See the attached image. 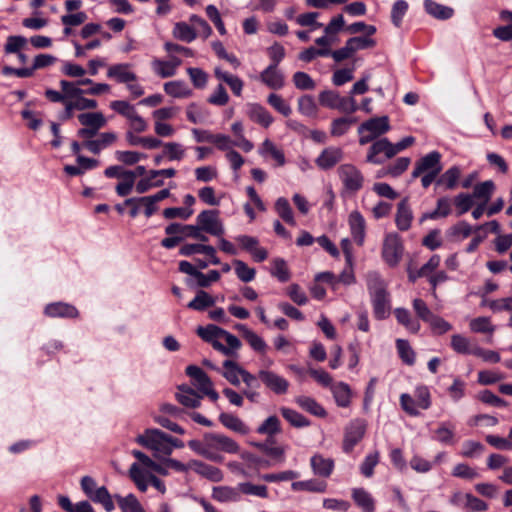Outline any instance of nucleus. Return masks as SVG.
I'll list each match as a JSON object with an SVG mask.
<instances>
[{
  "mask_svg": "<svg viewBox=\"0 0 512 512\" xmlns=\"http://www.w3.org/2000/svg\"><path fill=\"white\" fill-rule=\"evenodd\" d=\"M131 66L127 63L115 64L109 67L107 76L115 79L119 83H129L137 80V76L130 70Z\"/></svg>",
  "mask_w": 512,
  "mask_h": 512,
  "instance_id": "21",
  "label": "nucleus"
},
{
  "mask_svg": "<svg viewBox=\"0 0 512 512\" xmlns=\"http://www.w3.org/2000/svg\"><path fill=\"white\" fill-rule=\"evenodd\" d=\"M164 91L174 98H187L192 91L183 81H171L164 84Z\"/></svg>",
  "mask_w": 512,
  "mask_h": 512,
  "instance_id": "46",
  "label": "nucleus"
},
{
  "mask_svg": "<svg viewBox=\"0 0 512 512\" xmlns=\"http://www.w3.org/2000/svg\"><path fill=\"white\" fill-rule=\"evenodd\" d=\"M343 159V151L339 147H328L324 149L315 160L316 165L322 170L334 167Z\"/></svg>",
  "mask_w": 512,
  "mask_h": 512,
  "instance_id": "17",
  "label": "nucleus"
},
{
  "mask_svg": "<svg viewBox=\"0 0 512 512\" xmlns=\"http://www.w3.org/2000/svg\"><path fill=\"white\" fill-rule=\"evenodd\" d=\"M397 321L411 333H418L420 330L419 321L412 318L410 312L405 308H396L394 310Z\"/></svg>",
  "mask_w": 512,
  "mask_h": 512,
  "instance_id": "36",
  "label": "nucleus"
},
{
  "mask_svg": "<svg viewBox=\"0 0 512 512\" xmlns=\"http://www.w3.org/2000/svg\"><path fill=\"white\" fill-rule=\"evenodd\" d=\"M412 218V211L408 206L407 200H402L398 204V209L395 218L398 229L402 231L408 230L411 226Z\"/></svg>",
  "mask_w": 512,
  "mask_h": 512,
  "instance_id": "32",
  "label": "nucleus"
},
{
  "mask_svg": "<svg viewBox=\"0 0 512 512\" xmlns=\"http://www.w3.org/2000/svg\"><path fill=\"white\" fill-rule=\"evenodd\" d=\"M191 469L194 470L198 475L208 479L212 482H221L224 479L222 470L213 465L204 463L199 460L190 461Z\"/></svg>",
  "mask_w": 512,
  "mask_h": 512,
  "instance_id": "18",
  "label": "nucleus"
},
{
  "mask_svg": "<svg viewBox=\"0 0 512 512\" xmlns=\"http://www.w3.org/2000/svg\"><path fill=\"white\" fill-rule=\"evenodd\" d=\"M441 170V154L437 151H432L416 162L412 177L417 178L425 172L439 174Z\"/></svg>",
  "mask_w": 512,
  "mask_h": 512,
  "instance_id": "13",
  "label": "nucleus"
},
{
  "mask_svg": "<svg viewBox=\"0 0 512 512\" xmlns=\"http://www.w3.org/2000/svg\"><path fill=\"white\" fill-rule=\"evenodd\" d=\"M164 181L162 179H158V175L152 174V170L148 171L146 177L140 179L136 185L135 190L139 194H143L149 191L152 188H157L163 186Z\"/></svg>",
  "mask_w": 512,
  "mask_h": 512,
  "instance_id": "47",
  "label": "nucleus"
},
{
  "mask_svg": "<svg viewBox=\"0 0 512 512\" xmlns=\"http://www.w3.org/2000/svg\"><path fill=\"white\" fill-rule=\"evenodd\" d=\"M331 391L333 393L334 399L338 406L340 407H348L351 400V390L350 387L344 383L339 382L335 385L331 386Z\"/></svg>",
  "mask_w": 512,
  "mask_h": 512,
  "instance_id": "40",
  "label": "nucleus"
},
{
  "mask_svg": "<svg viewBox=\"0 0 512 512\" xmlns=\"http://www.w3.org/2000/svg\"><path fill=\"white\" fill-rule=\"evenodd\" d=\"M186 374L192 378V384L197 388L200 395H202L206 390L213 386L209 376L198 366H187Z\"/></svg>",
  "mask_w": 512,
  "mask_h": 512,
  "instance_id": "19",
  "label": "nucleus"
},
{
  "mask_svg": "<svg viewBox=\"0 0 512 512\" xmlns=\"http://www.w3.org/2000/svg\"><path fill=\"white\" fill-rule=\"evenodd\" d=\"M461 170L457 166L447 169L436 181L437 185H444L446 189L452 190L456 187L460 178Z\"/></svg>",
  "mask_w": 512,
  "mask_h": 512,
  "instance_id": "49",
  "label": "nucleus"
},
{
  "mask_svg": "<svg viewBox=\"0 0 512 512\" xmlns=\"http://www.w3.org/2000/svg\"><path fill=\"white\" fill-rule=\"evenodd\" d=\"M197 227L214 236H221L224 233L223 224L217 210H204L197 216Z\"/></svg>",
  "mask_w": 512,
  "mask_h": 512,
  "instance_id": "12",
  "label": "nucleus"
},
{
  "mask_svg": "<svg viewBox=\"0 0 512 512\" xmlns=\"http://www.w3.org/2000/svg\"><path fill=\"white\" fill-rule=\"evenodd\" d=\"M163 156L169 161H181L186 156V148L178 142L163 143Z\"/></svg>",
  "mask_w": 512,
  "mask_h": 512,
  "instance_id": "43",
  "label": "nucleus"
},
{
  "mask_svg": "<svg viewBox=\"0 0 512 512\" xmlns=\"http://www.w3.org/2000/svg\"><path fill=\"white\" fill-rule=\"evenodd\" d=\"M145 157V154L136 151L117 150L115 152V158L125 165H134Z\"/></svg>",
  "mask_w": 512,
  "mask_h": 512,
  "instance_id": "62",
  "label": "nucleus"
},
{
  "mask_svg": "<svg viewBox=\"0 0 512 512\" xmlns=\"http://www.w3.org/2000/svg\"><path fill=\"white\" fill-rule=\"evenodd\" d=\"M259 154L263 157L271 156L279 166H283L286 162L285 155L271 140L265 139L261 144Z\"/></svg>",
  "mask_w": 512,
  "mask_h": 512,
  "instance_id": "30",
  "label": "nucleus"
},
{
  "mask_svg": "<svg viewBox=\"0 0 512 512\" xmlns=\"http://www.w3.org/2000/svg\"><path fill=\"white\" fill-rule=\"evenodd\" d=\"M117 140L114 132H103L97 135L96 139L83 141V148H86L93 154H99L103 149L109 147Z\"/></svg>",
  "mask_w": 512,
  "mask_h": 512,
  "instance_id": "16",
  "label": "nucleus"
},
{
  "mask_svg": "<svg viewBox=\"0 0 512 512\" xmlns=\"http://www.w3.org/2000/svg\"><path fill=\"white\" fill-rule=\"evenodd\" d=\"M282 416L293 426L301 428L310 425V422L307 418H305L302 414L297 411L282 407L280 409Z\"/></svg>",
  "mask_w": 512,
  "mask_h": 512,
  "instance_id": "53",
  "label": "nucleus"
},
{
  "mask_svg": "<svg viewBox=\"0 0 512 512\" xmlns=\"http://www.w3.org/2000/svg\"><path fill=\"white\" fill-rule=\"evenodd\" d=\"M81 488L87 497L95 503H100L107 512L114 510L112 496L106 487H97L96 481L92 477L84 476L81 479Z\"/></svg>",
  "mask_w": 512,
  "mask_h": 512,
  "instance_id": "6",
  "label": "nucleus"
},
{
  "mask_svg": "<svg viewBox=\"0 0 512 512\" xmlns=\"http://www.w3.org/2000/svg\"><path fill=\"white\" fill-rule=\"evenodd\" d=\"M454 205L457 209V215L461 216L473 207V196L467 193H460L454 197Z\"/></svg>",
  "mask_w": 512,
  "mask_h": 512,
  "instance_id": "61",
  "label": "nucleus"
},
{
  "mask_svg": "<svg viewBox=\"0 0 512 512\" xmlns=\"http://www.w3.org/2000/svg\"><path fill=\"white\" fill-rule=\"evenodd\" d=\"M451 347L456 353L473 355V351L478 345L461 334H454L451 336Z\"/></svg>",
  "mask_w": 512,
  "mask_h": 512,
  "instance_id": "33",
  "label": "nucleus"
},
{
  "mask_svg": "<svg viewBox=\"0 0 512 512\" xmlns=\"http://www.w3.org/2000/svg\"><path fill=\"white\" fill-rule=\"evenodd\" d=\"M402 254H403V246H402L401 240L398 237V235L397 234L386 235L384 242H383V247H382V257H383L384 261L389 266L394 267L400 262V260L402 258Z\"/></svg>",
  "mask_w": 512,
  "mask_h": 512,
  "instance_id": "10",
  "label": "nucleus"
},
{
  "mask_svg": "<svg viewBox=\"0 0 512 512\" xmlns=\"http://www.w3.org/2000/svg\"><path fill=\"white\" fill-rule=\"evenodd\" d=\"M494 189L495 185L493 181L487 180L477 184L473 189V193L470 195L473 196V200L476 199L481 203L487 204L494 192Z\"/></svg>",
  "mask_w": 512,
  "mask_h": 512,
  "instance_id": "41",
  "label": "nucleus"
},
{
  "mask_svg": "<svg viewBox=\"0 0 512 512\" xmlns=\"http://www.w3.org/2000/svg\"><path fill=\"white\" fill-rule=\"evenodd\" d=\"M260 381L275 394H285L289 388V382L273 371L262 369L258 372Z\"/></svg>",
  "mask_w": 512,
  "mask_h": 512,
  "instance_id": "14",
  "label": "nucleus"
},
{
  "mask_svg": "<svg viewBox=\"0 0 512 512\" xmlns=\"http://www.w3.org/2000/svg\"><path fill=\"white\" fill-rule=\"evenodd\" d=\"M110 108L125 117L128 121L137 113L135 107L125 100L112 101Z\"/></svg>",
  "mask_w": 512,
  "mask_h": 512,
  "instance_id": "60",
  "label": "nucleus"
},
{
  "mask_svg": "<svg viewBox=\"0 0 512 512\" xmlns=\"http://www.w3.org/2000/svg\"><path fill=\"white\" fill-rule=\"evenodd\" d=\"M275 210L278 215L288 224L294 226L296 225L293 211L288 200L284 197H280L275 202Z\"/></svg>",
  "mask_w": 512,
  "mask_h": 512,
  "instance_id": "51",
  "label": "nucleus"
},
{
  "mask_svg": "<svg viewBox=\"0 0 512 512\" xmlns=\"http://www.w3.org/2000/svg\"><path fill=\"white\" fill-rule=\"evenodd\" d=\"M196 332L202 340L225 356H233L241 347V342L236 336L216 325L199 326Z\"/></svg>",
  "mask_w": 512,
  "mask_h": 512,
  "instance_id": "2",
  "label": "nucleus"
},
{
  "mask_svg": "<svg viewBox=\"0 0 512 512\" xmlns=\"http://www.w3.org/2000/svg\"><path fill=\"white\" fill-rule=\"evenodd\" d=\"M352 499L354 503L363 511V512H374L375 511V501L372 495L363 488H354L351 492Z\"/></svg>",
  "mask_w": 512,
  "mask_h": 512,
  "instance_id": "26",
  "label": "nucleus"
},
{
  "mask_svg": "<svg viewBox=\"0 0 512 512\" xmlns=\"http://www.w3.org/2000/svg\"><path fill=\"white\" fill-rule=\"evenodd\" d=\"M188 446L200 456L213 462L223 461L221 452L236 454L240 451L236 441L220 433H206L202 440H190Z\"/></svg>",
  "mask_w": 512,
  "mask_h": 512,
  "instance_id": "1",
  "label": "nucleus"
},
{
  "mask_svg": "<svg viewBox=\"0 0 512 512\" xmlns=\"http://www.w3.org/2000/svg\"><path fill=\"white\" fill-rule=\"evenodd\" d=\"M167 235H181V237H200V228L194 225H183L180 223H171L165 228Z\"/></svg>",
  "mask_w": 512,
  "mask_h": 512,
  "instance_id": "28",
  "label": "nucleus"
},
{
  "mask_svg": "<svg viewBox=\"0 0 512 512\" xmlns=\"http://www.w3.org/2000/svg\"><path fill=\"white\" fill-rule=\"evenodd\" d=\"M281 431L280 420L277 416H269L258 428L257 433L273 436Z\"/></svg>",
  "mask_w": 512,
  "mask_h": 512,
  "instance_id": "56",
  "label": "nucleus"
},
{
  "mask_svg": "<svg viewBox=\"0 0 512 512\" xmlns=\"http://www.w3.org/2000/svg\"><path fill=\"white\" fill-rule=\"evenodd\" d=\"M367 288L371 297L374 317L383 320L390 315V296L386 284L379 273L368 272L366 275Z\"/></svg>",
  "mask_w": 512,
  "mask_h": 512,
  "instance_id": "3",
  "label": "nucleus"
},
{
  "mask_svg": "<svg viewBox=\"0 0 512 512\" xmlns=\"http://www.w3.org/2000/svg\"><path fill=\"white\" fill-rule=\"evenodd\" d=\"M119 508L122 512H146L134 494L126 496L115 495Z\"/></svg>",
  "mask_w": 512,
  "mask_h": 512,
  "instance_id": "44",
  "label": "nucleus"
},
{
  "mask_svg": "<svg viewBox=\"0 0 512 512\" xmlns=\"http://www.w3.org/2000/svg\"><path fill=\"white\" fill-rule=\"evenodd\" d=\"M293 491H306L313 493H324L327 490V483L316 479L296 481L291 484Z\"/></svg>",
  "mask_w": 512,
  "mask_h": 512,
  "instance_id": "29",
  "label": "nucleus"
},
{
  "mask_svg": "<svg viewBox=\"0 0 512 512\" xmlns=\"http://www.w3.org/2000/svg\"><path fill=\"white\" fill-rule=\"evenodd\" d=\"M44 312L49 317L74 318L78 316V310L74 306L63 302L47 305Z\"/></svg>",
  "mask_w": 512,
  "mask_h": 512,
  "instance_id": "25",
  "label": "nucleus"
},
{
  "mask_svg": "<svg viewBox=\"0 0 512 512\" xmlns=\"http://www.w3.org/2000/svg\"><path fill=\"white\" fill-rule=\"evenodd\" d=\"M233 264L235 273L241 281L248 283L254 280L256 275L254 268H250L244 261L238 259H235Z\"/></svg>",
  "mask_w": 512,
  "mask_h": 512,
  "instance_id": "54",
  "label": "nucleus"
},
{
  "mask_svg": "<svg viewBox=\"0 0 512 512\" xmlns=\"http://www.w3.org/2000/svg\"><path fill=\"white\" fill-rule=\"evenodd\" d=\"M175 397L180 404L188 408H198L201 405L202 395L187 385H180Z\"/></svg>",
  "mask_w": 512,
  "mask_h": 512,
  "instance_id": "20",
  "label": "nucleus"
},
{
  "mask_svg": "<svg viewBox=\"0 0 512 512\" xmlns=\"http://www.w3.org/2000/svg\"><path fill=\"white\" fill-rule=\"evenodd\" d=\"M172 34L174 38L187 43H191L197 38L196 29L186 22H177L173 27Z\"/></svg>",
  "mask_w": 512,
  "mask_h": 512,
  "instance_id": "35",
  "label": "nucleus"
},
{
  "mask_svg": "<svg viewBox=\"0 0 512 512\" xmlns=\"http://www.w3.org/2000/svg\"><path fill=\"white\" fill-rule=\"evenodd\" d=\"M424 7L428 14L438 19H449L453 15L452 8L443 6L432 0H425Z\"/></svg>",
  "mask_w": 512,
  "mask_h": 512,
  "instance_id": "48",
  "label": "nucleus"
},
{
  "mask_svg": "<svg viewBox=\"0 0 512 512\" xmlns=\"http://www.w3.org/2000/svg\"><path fill=\"white\" fill-rule=\"evenodd\" d=\"M295 402L303 410L309 412L312 415L318 417H324L326 415L325 409L313 398L307 396H298Z\"/></svg>",
  "mask_w": 512,
  "mask_h": 512,
  "instance_id": "38",
  "label": "nucleus"
},
{
  "mask_svg": "<svg viewBox=\"0 0 512 512\" xmlns=\"http://www.w3.org/2000/svg\"><path fill=\"white\" fill-rule=\"evenodd\" d=\"M104 175L107 178L122 179L115 187L116 193L121 197L129 195L135 185V173H132V170H125L119 165L107 167L104 170Z\"/></svg>",
  "mask_w": 512,
  "mask_h": 512,
  "instance_id": "8",
  "label": "nucleus"
},
{
  "mask_svg": "<svg viewBox=\"0 0 512 512\" xmlns=\"http://www.w3.org/2000/svg\"><path fill=\"white\" fill-rule=\"evenodd\" d=\"M136 442L151 450L157 459L170 456L168 434L159 429H146L143 434L137 436Z\"/></svg>",
  "mask_w": 512,
  "mask_h": 512,
  "instance_id": "4",
  "label": "nucleus"
},
{
  "mask_svg": "<svg viewBox=\"0 0 512 512\" xmlns=\"http://www.w3.org/2000/svg\"><path fill=\"white\" fill-rule=\"evenodd\" d=\"M248 115L252 121L266 128L273 122L272 115L264 107L258 104H252L249 106Z\"/></svg>",
  "mask_w": 512,
  "mask_h": 512,
  "instance_id": "31",
  "label": "nucleus"
},
{
  "mask_svg": "<svg viewBox=\"0 0 512 512\" xmlns=\"http://www.w3.org/2000/svg\"><path fill=\"white\" fill-rule=\"evenodd\" d=\"M82 126L91 128H103L107 124V120L101 112H86L77 116Z\"/></svg>",
  "mask_w": 512,
  "mask_h": 512,
  "instance_id": "34",
  "label": "nucleus"
},
{
  "mask_svg": "<svg viewBox=\"0 0 512 512\" xmlns=\"http://www.w3.org/2000/svg\"><path fill=\"white\" fill-rule=\"evenodd\" d=\"M267 102L284 116H289L292 112L290 105L278 94H270Z\"/></svg>",
  "mask_w": 512,
  "mask_h": 512,
  "instance_id": "64",
  "label": "nucleus"
},
{
  "mask_svg": "<svg viewBox=\"0 0 512 512\" xmlns=\"http://www.w3.org/2000/svg\"><path fill=\"white\" fill-rule=\"evenodd\" d=\"M310 465L315 475L321 477H329L334 469V461L330 458H325L320 454L311 457Z\"/></svg>",
  "mask_w": 512,
  "mask_h": 512,
  "instance_id": "24",
  "label": "nucleus"
},
{
  "mask_svg": "<svg viewBox=\"0 0 512 512\" xmlns=\"http://www.w3.org/2000/svg\"><path fill=\"white\" fill-rule=\"evenodd\" d=\"M348 224L353 240L357 245L362 246L365 239L366 223L362 214L355 210L349 214Z\"/></svg>",
  "mask_w": 512,
  "mask_h": 512,
  "instance_id": "15",
  "label": "nucleus"
},
{
  "mask_svg": "<svg viewBox=\"0 0 512 512\" xmlns=\"http://www.w3.org/2000/svg\"><path fill=\"white\" fill-rule=\"evenodd\" d=\"M237 328L243 333L245 340L255 351L264 352L266 350L267 345L265 341L255 332H253L243 324H238Z\"/></svg>",
  "mask_w": 512,
  "mask_h": 512,
  "instance_id": "45",
  "label": "nucleus"
},
{
  "mask_svg": "<svg viewBox=\"0 0 512 512\" xmlns=\"http://www.w3.org/2000/svg\"><path fill=\"white\" fill-rule=\"evenodd\" d=\"M396 347L402 361L408 365H413L415 363V353L408 341L404 339L396 340Z\"/></svg>",
  "mask_w": 512,
  "mask_h": 512,
  "instance_id": "58",
  "label": "nucleus"
},
{
  "mask_svg": "<svg viewBox=\"0 0 512 512\" xmlns=\"http://www.w3.org/2000/svg\"><path fill=\"white\" fill-rule=\"evenodd\" d=\"M239 493L256 496L260 498L268 497V488L265 485H257L251 482H242L238 484Z\"/></svg>",
  "mask_w": 512,
  "mask_h": 512,
  "instance_id": "52",
  "label": "nucleus"
},
{
  "mask_svg": "<svg viewBox=\"0 0 512 512\" xmlns=\"http://www.w3.org/2000/svg\"><path fill=\"white\" fill-rule=\"evenodd\" d=\"M355 122L356 118L350 117H340L334 119L331 123V135L336 137L344 135Z\"/></svg>",
  "mask_w": 512,
  "mask_h": 512,
  "instance_id": "55",
  "label": "nucleus"
},
{
  "mask_svg": "<svg viewBox=\"0 0 512 512\" xmlns=\"http://www.w3.org/2000/svg\"><path fill=\"white\" fill-rule=\"evenodd\" d=\"M215 298L204 290H198L196 296L187 304V307L196 311H203L215 304Z\"/></svg>",
  "mask_w": 512,
  "mask_h": 512,
  "instance_id": "37",
  "label": "nucleus"
},
{
  "mask_svg": "<svg viewBox=\"0 0 512 512\" xmlns=\"http://www.w3.org/2000/svg\"><path fill=\"white\" fill-rule=\"evenodd\" d=\"M127 142L132 146L141 145L147 149H155L162 145V141L155 137H138L132 131L125 134Z\"/></svg>",
  "mask_w": 512,
  "mask_h": 512,
  "instance_id": "42",
  "label": "nucleus"
},
{
  "mask_svg": "<svg viewBox=\"0 0 512 512\" xmlns=\"http://www.w3.org/2000/svg\"><path fill=\"white\" fill-rule=\"evenodd\" d=\"M469 328L474 333L489 335H492L495 331V326L491 323L490 318L485 316L473 318L469 323Z\"/></svg>",
  "mask_w": 512,
  "mask_h": 512,
  "instance_id": "50",
  "label": "nucleus"
},
{
  "mask_svg": "<svg viewBox=\"0 0 512 512\" xmlns=\"http://www.w3.org/2000/svg\"><path fill=\"white\" fill-rule=\"evenodd\" d=\"M394 156L393 143L387 138H381L370 146L366 161L372 164H382L385 159H390Z\"/></svg>",
  "mask_w": 512,
  "mask_h": 512,
  "instance_id": "11",
  "label": "nucleus"
},
{
  "mask_svg": "<svg viewBox=\"0 0 512 512\" xmlns=\"http://www.w3.org/2000/svg\"><path fill=\"white\" fill-rule=\"evenodd\" d=\"M390 130L387 116L376 117L363 122L358 127L360 145L368 144Z\"/></svg>",
  "mask_w": 512,
  "mask_h": 512,
  "instance_id": "5",
  "label": "nucleus"
},
{
  "mask_svg": "<svg viewBox=\"0 0 512 512\" xmlns=\"http://www.w3.org/2000/svg\"><path fill=\"white\" fill-rule=\"evenodd\" d=\"M219 421L224 425L226 428L240 433V434H247L248 428L244 424V422L238 418L237 416L230 414V413H221L219 415Z\"/></svg>",
  "mask_w": 512,
  "mask_h": 512,
  "instance_id": "39",
  "label": "nucleus"
},
{
  "mask_svg": "<svg viewBox=\"0 0 512 512\" xmlns=\"http://www.w3.org/2000/svg\"><path fill=\"white\" fill-rule=\"evenodd\" d=\"M152 68L161 78H169L176 74L175 69L168 61L155 59L152 61Z\"/></svg>",
  "mask_w": 512,
  "mask_h": 512,
  "instance_id": "63",
  "label": "nucleus"
},
{
  "mask_svg": "<svg viewBox=\"0 0 512 512\" xmlns=\"http://www.w3.org/2000/svg\"><path fill=\"white\" fill-rule=\"evenodd\" d=\"M298 110L305 116H315L317 114V105L314 98L310 95L301 96L298 99Z\"/></svg>",
  "mask_w": 512,
  "mask_h": 512,
  "instance_id": "59",
  "label": "nucleus"
},
{
  "mask_svg": "<svg viewBox=\"0 0 512 512\" xmlns=\"http://www.w3.org/2000/svg\"><path fill=\"white\" fill-rule=\"evenodd\" d=\"M220 373L229 383L234 386H239L245 373V369L233 360H225L223 362V369Z\"/></svg>",
  "mask_w": 512,
  "mask_h": 512,
  "instance_id": "22",
  "label": "nucleus"
},
{
  "mask_svg": "<svg viewBox=\"0 0 512 512\" xmlns=\"http://www.w3.org/2000/svg\"><path fill=\"white\" fill-rule=\"evenodd\" d=\"M59 85H60L61 90L65 96V100H67V101H74L79 96H81L83 93H85V90H82L81 88H79V85L77 84V82L61 80L59 82Z\"/></svg>",
  "mask_w": 512,
  "mask_h": 512,
  "instance_id": "57",
  "label": "nucleus"
},
{
  "mask_svg": "<svg viewBox=\"0 0 512 512\" xmlns=\"http://www.w3.org/2000/svg\"><path fill=\"white\" fill-rule=\"evenodd\" d=\"M260 80L274 90L281 89L284 86V76L275 65H269L264 69L260 74Z\"/></svg>",
  "mask_w": 512,
  "mask_h": 512,
  "instance_id": "23",
  "label": "nucleus"
},
{
  "mask_svg": "<svg viewBox=\"0 0 512 512\" xmlns=\"http://www.w3.org/2000/svg\"><path fill=\"white\" fill-rule=\"evenodd\" d=\"M337 173L346 192L357 193L363 188V173L353 164L346 163L338 167Z\"/></svg>",
  "mask_w": 512,
  "mask_h": 512,
  "instance_id": "7",
  "label": "nucleus"
},
{
  "mask_svg": "<svg viewBox=\"0 0 512 512\" xmlns=\"http://www.w3.org/2000/svg\"><path fill=\"white\" fill-rule=\"evenodd\" d=\"M212 498L221 503L238 502L241 499V495L238 486H215L212 489Z\"/></svg>",
  "mask_w": 512,
  "mask_h": 512,
  "instance_id": "27",
  "label": "nucleus"
},
{
  "mask_svg": "<svg viewBox=\"0 0 512 512\" xmlns=\"http://www.w3.org/2000/svg\"><path fill=\"white\" fill-rule=\"evenodd\" d=\"M366 432V423L363 420L355 419L345 428L342 448L345 453H350L354 447L363 439Z\"/></svg>",
  "mask_w": 512,
  "mask_h": 512,
  "instance_id": "9",
  "label": "nucleus"
}]
</instances>
